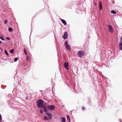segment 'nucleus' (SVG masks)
I'll return each mask as SVG.
<instances>
[{
    "instance_id": "nucleus-1",
    "label": "nucleus",
    "mask_w": 122,
    "mask_h": 122,
    "mask_svg": "<svg viewBox=\"0 0 122 122\" xmlns=\"http://www.w3.org/2000/svg\"><path fill=\"white\" fill-rule=\"evenodd\" d=\"M44 103L43 101L41 99H39L37 102V106L39 108H42L44 107L43 103Z\"/></svg>"
},
{
    "instance_id": "nucleus-2",
    "label": "nucleus",
    "mask_w": 122,
    "mask_h": 122,
    "mask_svg": "<svg viewBox=\"0 0 122 122\" xmlns=\"http://www.w3.org/2000/svg\"><path fill=\"white\" fill-rule=\"evenodd\" d=\"M68 42L66 41L64 43V45L65 46L67 50H71V48L70 46L68 44Z\"/></svg>"
},
{
    "instance_id": "nucleus-3",
    "label": "nucleus",
    "mask_w": 122,
    "mask_h": 122,
    "mask_svg": "<svg viewBox=\"0 0 122 122\" xmlns=\"http://www.w3.org/2000/svg\"><path fill=\"white\" fill-rule=\"evenodd\" d=\"M77 55L80 57H82L84 55V53L82 51H79L77 53Z\"/></svg>"
},
{
    "instance_id": "nucleus-4",
    "label": "nucleus",
    "mask_w": 122,
    "mask_h": 122,
    "mask_svg": "<svg viewBox=\"0 0 122 122\" xmlns=\"http://www.w3.org/2000/svg\"><path fill=\"white\" fill-rule=\"evenodd\" d=\"M108 28V30L110 32L112 33L113 32V30L112 29V26L110 25H107Z\"/></svg>"
},
{
    "instance_id": "nucleus-5",
    "label": "nucleus",
    "mask_w": 122,
    "mask_h": 122,
    "mask_svg": "<svg viewBox=\"0 0 122 122\" xmlns=\"http://www.w3.org/2000/svg\"><path fill=\"white\" fill-rule=\"evenodd\" d=\"M55 107V106L52 105H50L47 106L48 109L50 110H54Z\"/></svg>"
},
{
    "instance_id": "nucleus-6",
    "label": "nucleus",
    "mask_w": 122,
    "mask_h": 122,
    "mask_svg": "<svg viewBox=\"0 0 122 122\" xmlns=\"http://www.w3.org/2000/svg\"><path fill=\"white\" fill-rule=\"evenodd\" d=\"M68 36V33L67 32H65L62 36L63 38L64 39H66Z\"/></svg>"
},
{
    "instance_id": "nucleus-7",
    "label": "nucleus",
    "mask_w": 122,
    "mask_h": 122,
    "mask_svg": "<svg viewBox=\"0 0 122 122\" xmlns=\"http://www.w3.org/2000/svg\"><path fill=\"white\" fill-rule=\"evenodd\" d=\"M64 66L65 67L67 70H68L69 69L68 67V65L67 62H65L64 64Z\"/></svg>"
},
{
    "instance_id": "nucleus-8",
    "label": "nucleus",
    "mask_w": 122,
    "mask_h": 122,
    "mask_svg": "<svg viewBox=\"0 0 122 122\" xmlns=\"http://www.w3.org/2000/svg\"><path fill=\"white\" fill-rule=\"evenodd\" d=\"M46 115H47L48 116V117H49L50 119H51L52 118V114L51 113H48V112L46 113Z\"/></svg>"
},
{
    "instance_id": "nucleus-9",
    "label": "nucleus",
    "mask_w": 122,
    "mask_h": 122,
    "mask_svg": "<svg viewBox=\"0 0 122 122\" xmlns=\"http://www.w3.org/2000/svg\"><path fill=\"white\" fill-rule=\"evenodd\" d=\"M61 20L62 22L65 25H66V22L65 20L62 19H61Z\"/></svg>"
},
{
    "instance_id": "nucleus-10",
    "label": "nucleus",
    "mask_w": 122,
    "mask_h": 122,
    "mask_svg": "<svg viewBox=\"0 0 122 122\" xmlns=\"http://www.w3.org/2000/svg\"><path fill=\"white\" fill-rule=\"evenodd\" d=\"M99 9L100 10H102V5L101 2H99Z\"/></svg>"
},
{
    "instance_id": "nucleus-11",
    "label": "nucleus",
    "mask_w": 122,
    "mask_h": 122,
    "mask_svg": "<svg viewBox=\"0 0 122 122\" xmlns=\"http://www.w3.org/2000/svg\"><path fill=\"white\" fill-rule=\"evenodd\" d=\"M61 122H65L66 118L64 117H62L61 118Z\"/></svg>"
},
{
    "instance_id": "nucleus-12",
    "label": "nucleus",
    "mask_w": 122,
    "mask_h": 122,
    "mask_svg": "<svg viewBox=\"0 0 122 122\" xmlns=\"http://www.w3.org/2000/svg\"><path fill=\"white\" fill-rule=\"evenodd\" d=\"M43 110L44 112H45V114H46V113L48 112L47 110L46 109V107H44L43 108Z\"/></svg>"
},
{
    "instance_id": "nucleus-13",
    "label": "nucleus",
    "mask_w": 122,
    "mask_h": 122,
    "mask_svg": "<svg viewBox=\"0 0 122 122\" xmlns=\"http://www.w3.org/2000/svg\"><path fill=\"white\" fill-rule=\"evenodd\" d=\"M66 116L67 119L68 120L69 122H70V118L69 116L68 115H67Z\"/></svg>"
},
{
    "instance_id": "nucleus-14",
    "label": "nucleus",
    "mask_w": 122,
    "mask_h": 122,
    "mask_svg": "<svg viewBox=\"0 0 122 122\" xmlns=\"http://www.w3.org/2000/svg\"><path fill=\"white\" fill-rule=\"evenodd\" d=\"M44 121H46L48 120V117H47L45 116H44Z\"/></svg>"
},
{
    "instance_id": "nucleus-15",
    "label": "nucleus",
    "mask_w": 122,
    "mask_h": 122,
    "mask_svg": "<svg viewBox=\"0 0 122 122\" xmlns=\"http://www.w3.org/2000/svg\"><path fill=\"white\" fill-rule=\"evenodd\" d=\"M24 53H25V54L26 55H27V53L26 52V49L25 48H24Z\"/></svg>"
},
{
    "instance_id": "nucleus-16",
    "label": "nucleus",
    "mask_w": 122,
    "mask_h": 122,
    "mask_svg": "<svg viewBox=\"0 0 122 122\" xmlns=\"http://www.w3.org/2000/svg\"><path fill=\"white\" fill-rule=\"evenodd\" d=\"M111 13L113 14H115L116 13V12L114 10H112L111 11Z\"/></svg>"
},
{
    "instance_id": "nucleus-17",
    "label": "nucleus",
    "mask_w": 122,
    "mask_h": 122,
    "mask_svg": "<svg viewBox=\"0 0 122 122\" xmlns=\"http://www.w3.org/2000/svg\"><path fill=\"white\" fill-rule=\"evenodd\" d=\"M14 49H12L11 50H10V52L12 53H13L14 52Z\"/></svg>"
},
{
    "instance_id": "nucleus-18",
    "label": "nucleus",
    "mask_w": 122,
    "mask_h": 122,
    "mask_svg": "<svg viewBox=\"0 0 122 122\" xmlns=\"http://www.w3.org/2000/svg\"><path fill=\"white\" fill-rule=\"evenodd\" d=\"M6 55L8 56H9V54L7 52L6 50H5L4 51Z\"/></svg>"
},
{
    "instance_id": "nucleus-19",
    "label": "nucleus",
    "mask_w": 122,
    "mask_h": 122,
    "mask_svg": "<svg viewBox=\"0 0 122 122\" xmlns=\"http://www.w3.org/2000/svg\"><path fill=\"white\" fill-rule=\"evenodd\" d=\"M8 30L10 31H12V28L11 27H9L8 28Z\"/></svg>"
},
{
    "instance_id": "nucleus-20",
    "label": "nucleus",
    "mask_w": 122,
    "mask_h": 122,
    "mask_svg": "<svg viewBox=\"0 0 122 122\" xmlns=\"http://www.w3.org/2000/svg\"><path fill=\"white\" fill-rule=\"evenodd\" d=\"M18 59L17 57H16L14 59V61L16 62V61H17V60Z\"/></svg>"
},
{
    "instance_id": "nucleus-21",
    "label": "nucleus",
    "mask_w": 122,
    "mask_h": 122,
    "mask_svg": "<svg viewBox=\"0 0 122 122\" xmlns=\"http://www.w3.org/2000/svg\"><path fill=\"white\" fill-rule=\"evenodd\" d=\"M121 42H119V46H122V41Z\"/></svg>"
},
{
    "instance_id": "nucleus-22",
    "label": "nucleus",
    "mask_w": 122,
    "mask_h": 122,
    "mask_svg": "<svg viewBox=\"0 0 122 122\" xmlns=\"http://www.w3.org/2000/svg\"><path fill=\"white\" fill-rule=\"evenodd\" d=\"M0 39L4 41V39L1 36H0Z\"/></svg>"
},
{
    "instance_id": "nucleus-23",
    "label": "nucleus",
    "mask_w": 122,
    "mask_h": 122,
    "mask_svg": "<svg viewBox=\"0 0 122 122\" xmlns=\"http://www.w3.org/2000/svg\"><path fill=\"white\" fill-rule=\"evenodd\" d=\"M2 121V117L1 114H0V122H1Z\"/></svg>"
},
{
    "instance_id": "nucleus-24",
    "label": "nucleus",
    "mask_w": 122,
    "mask_h": 122,
    "mask_svg": "<svg viewBox=\"0 0 122 122\" xmlns=\"http://www.w3.org/2000/svg\"><path fill=\"white\" fill-rule=\"evenodd\" d=\"M7 22V20H5L4 22V23L5 24H6Z\"/></svg>"
},
{
    "instance_id": "nucleus-25",
    "label": "nucleus",
    "mask_w": 122,
    "mask_h": 122,
    "mask_svg": "<svg viewBox=\"0 0 122 122\" xmlns=\"http://www.w3.org/2000/svg\"><path fill=\"white\" fill-rule=\"evenodd\" d=\"M120 47L119 50H122V46H119Z\"/></svg>"
},
{
    "instance_id": "nucleus-26",
    "label": "nucleus",
    "mask_w": 122,
    "mask_h": 122,
    "mask_svg": "<svg viewBox=\"0 0 122 122\" xmlns=\"http://www.w3.org/2000/svg\"><path fill=\"white\" fill-rule=\"evenodd\" d=\"M122 42V36L120 38V41L119 42Z\"/></svg>"
},
{
    "instance_id": "nucleus-27",
    "label": "nucleus",
    "mask_w": 122,
    "mask_h": 122,
    "mask_svg": "<svg viewBox=\"0 0 122 122\" xmlns=\"http://www.w3.org/2000/svg\"><path fill=\"white\" fill-rule=\"evenodd\" d=\"M40 112L41 113H43V110H41L40 111Z\"/></svg>"
},
{
    "instance_id": "nucleus-28",
    "label": "nucleus",
    "mask_w": 122,
    "mask_h": 122,
    "mask_svg": "<svg viewBox=\"0 0 122 122\" xmlns=\"http://www.w3.org/2000/svg\"><path fill=\"white\" fill-rule=\"evenodd\" d=\"M6 39L8 40H10V38H9V37H6Z\"/></svg>"
},
{
    "instance_id": "nucleus-29",
    "label": "nucleus",
    "mask_w": 122,
    "mask_h": 122,
    "mask_svg": "<svg viewBox=\"0 0 122 122\" xmlns=\"http://www.w3.org/2000/svg\"><path fill=\"white\" fill-rule=\"evenodd\" d=\"M82 109L83 110H84L85 109V108L84 107H82Z\"/></svg>"
},
{
    "instance_id": "nucleus-30",
    "label": "nucleus",
    "mask_w": 122,
    "mask_h": 122,
    "mask_svg": "<svg viewBox=\"0 0 122 122\" xmlns=\"http://www.w3.org/2000/svg\"><path fill=\"white\" fill-rule=\"evenodd\" d=\"M28 100V98H27V97H26V99H25V100Z\"/></svg>"
},
{
    "instance_id": "nucleus-31",
    "label": "nucleus",
    "mask_w": 122,
    "mask_h": 122,
    "mask_svg": "<svg viewBox=\"0 0 122 122\" xmlns=\"http://www.w3.org/2000/svg\"><path fill=\"white\" fill-rule=\"evenodd\" d=\"M27 58H28V56H27V59H26V60L27 61Z\"/></svg>"
},
{
    "instance_id": "nucleus-32",
    "label": "nucleus",
    "mask_w": 122,
    "mask_h": 122,
    "mask_svg": "<svg viewBox=\"0 0 122 122\" xmlns=\"http://www.w3.org/2000/svg\"><path fill=\"white\" fill-rule=\"evenodd\" d=\"M119 120L120 121H121V122H121V119H120Z\"/></svg>"
},
{
    "instance_id": "nucleus-33",
    "label": "nucleus",
    "mask_w": 122,
    "mask_h": 122,
    "mask_svg": "<svg viewBox=\"0 0 122 122\" xmlns=\"http://www.w3.org/2000/svg\"><path fill=\"white\" fill-rule=\"evenodd\" d=\"M1 43V42L0 40V43Z\"/></svg>"
}]
</instances>
